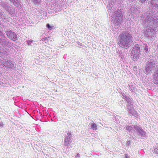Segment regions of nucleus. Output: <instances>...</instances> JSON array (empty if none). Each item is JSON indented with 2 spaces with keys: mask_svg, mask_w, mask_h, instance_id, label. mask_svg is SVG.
<instances>
[{
  "mask_svg": "<svg viewBox=\"0 0 158 158\" xmlns=\"http://www.w3.org/2000/svg\"><path fill=\"white\" fill-rule=\"evenodd\" d=\"M97 126L96 124L94 123H92L91 124V127L94 130L97 129Z\"/></svg>",
  "mask_w": 158,
  "mask_h": 158,
  "instance_id": "19",
  "label": "nucleus"
},
{
  "mask_svg": "<svg viewBox=\"0 0 158 158\" xmlns=\"http://www.w3.org/2000/svg\"><path fill=\"white\" fill-rule=\"evenodd\" d=\"M6 34L8 37L10 39L13 40H17V36L14 32L10 30H8L6 32Z\"/></svg>",
  "mask_w": 158,
  "mask_h": 158,
  "instance_id": "8",
  "label": "nucleus"
},
{
  "mask_svg": "<svg viewBox=\"0 0 158 158\" xmlns=\"http://www.w3.org/2000/svg\"><path fill=\"white\" fill-rule=\"evenodd\" d=\"M140 48L138 44L135 46L131 52V57L135 59H138L140 56Z\"/></svg>",
  "mask_w": 158,
  "mask_h": 158,
  "instance_id": "4",
  "label": "nucleus"
},
{
  "mask_svg": "<svg viewBox=\"0 0 158 158\" xmlns=\"http://www.w3.org/2000/svg\"><path fill=\"white\" fill-rule=\"evenodd\" d=\"M42 40L43 41H44L45 43H46L48 41V39H47V38H44L43 39H42Z\"/></svg>",
  "mask_w": 158,
  "mask_h": 158,
  "instance_id": "25",
  "label": "nucleus"
},
{
  "mask_svg": "<svg viewBox=\"0 0 158 158\" xmlns=\"http://www.w3.org/2000/svg\"><path fill=\"white\" fill-rule=\"evenodd\" d=\"M131 12H132L135 15H139V10L134 6L131 7Z\"/></svg>",
  "mask_w": 158,
  "mask_h": 158,
  "instance_id": "16",
  "label": "nucleus"
},
{
  "mask_svg": "<svg viewBox=\"0 0 158 158\" xmlns=\"http://www.w3.org/2000/svg\"><path fill=\"white\" fill-rule=\"evenodd\" d=\"M150 6H154L156 8H158V0H150Z\"/></svg>",
  "mask_w": 158,
  "mask_h": 158,
  "instance_id": "15",
  "label": "nucleus"
},
{
  "mask_svg": "<svg viewBox=\"0 0 158 158\" xmlns=\"http://www.w3.org/2000/svg\"><path fill=\"white\" fill-rule=\"evenodd\" d=\"M143 19H145L144 24L147 27L156 26L158 23V19L156 16H153L152 13H147L144 14L143 17Z\"/></svg>",
  "mask_w": 158,
  "mask_h": 158,
  "instance_id": "2",
  "label": "nucleus"
},
{
  "mask_svg": "<svg viewBox=\"0 0 158 158\" xmlns=\"http://www.w3.org/2000/svg\"><path fill=\"white\" fill-rule=\"evenodd\" d=\"M134 129L137 131V134L139 135L142 137H146V132L144 131L141 127L137 126L135 127Z\"/></svg>",
  "mask_w": 158,
  "mask_h": 158,
  "instance_id": "7",
  "label": "nucleus"
},
{
  "mask_svg": "<svg viewBox=\"0 0 158 158\" xmlns=\"http://www.w3.org/2000/svg\"><path fill=\"white\" fill-rule=\"evenodd\" d=\"M158 63V62L157 63L156 59L150 60L148 61L146 66V70L147 71L150 72L152 70L153 68L155 67L156 65Z\"/></svg>",
  "mask_w": 158,
  "mask_h": 158,
  "instance_id": "5",
  "label": "nucleus"
},
{
  "mask_svg": "<svg viewBox=\"0 0 158 158\" xmlns=\"http://www.w3.org/2000/svg\"><path fill=\"white\" fill-rule=\"evenodd\" d=\"M144 52L145 53L148 52V49L146 46H145L144 48Z\"/></svg>",
  "mask_w": 158,
  "mask_h": 158,
  "instance_id": "23",
  "label": "nucleus"
},
{
  "mask_svg": "<svg viewBox=\"0 0 158 158\" xmlns=\"http://www.w3.org/2000/svg\"><path fill=\"white\" fill-rule=\"evenodd\" d=\"M35 4H38L41 2V0H32Z\"/></svg>",
  "mask_w": 158,
  "mask_h": 158,
  "instance_id": "22",
  "label": "nucleus"
},
{
  "mask_svg": "<svg viewBox=\"0 0 158 158\" xmlns=\"http://www.w3.org/2000/svg\"><path fill=\"white\" fill-rule=\"evenodd\" d=\"M154 152L158 154V149L156 148L154 150Z\"/></svg>",
  "mask_w": 158,
  "mask_h": 158,
  "instance_id": "27",
  "label": "nucleus"
},
{
  "mask_svg": "<svg viewBox=\"0 0 158 158\" xmlns=\"http://www.w3.org/2000/svg\"><path fill=\"white\" fill-rule=\"evenodd\" d=\"M141 1V2L143 3L145 1H146V0H140Z\"/></svg>",
  "mask_w": 158,
  "mask_h": 158,
  "instance_id": "31",
  "label": "nucleus"
},
{
  "mask_svg": "<svg viewBox=\"0 0 158 158\" xmlns=\"http://www.w3.org/2000/svg\"><path fill=\"white\" fill-rule=\"evenodd\" d=\"M2 61L3 60H2L1 63H2V65L5 67L11 68L14 67L15 65L14 63L10 61H3V62Z\"/></svg>",
  "mask_w": 158,
  "mask_h": 158,
  "instance_id": "9",
  "label": "nucleus"
},
{
  "mask_svg": "<svg viewBox=\"0 0 158 158\" xmlns=\"http://www.w3.org/2000/svg\"><path fill=\"white\" fill-rule=\"evenodd\" d=\"M27 42L28 45H30L31 44V43H32V42H33V40H27Z\"/></svg>",
  "mask_w": 158,
  "mask_h": 158,
  "instance_id": "24",
  "label": "nucleus"
},
{
  "mask_svg": "<svg viewBox=\"0 0 158 158\" xmlns=\"http://www.w3.org/2000/svg\"><path fill=\"white\" fill-rule=\"evenodd\" d=\"M127 110L128 112L129 113L131 114L132 115L137 117L138 116V114L137 112L135 111L132 106L129 104L127 106Z\"/></svg>",
  "mask_w": 158,
  "mask_h": 158,
  "instance_id": "6",
  "label": "nucleus"
},
{
  "mask_svg": "<svg viewBox=\"0 0 158 158\" xmlns=\"http://www.w3.org/2000/svg\"><path fill=\"white\" fill-rule=\"evenodd\" d=\"M0 4L1 6L5 9L9 6L7 4V2H5L4 1H1L0 3Z\"/></svg>",
  "mask_w": 158,
  "mask_h": 158,
  "instance_id": "17",
  "label": "nucleus"
},
{
  "mask_svg": "<svg viewBox=\"0 0 158 158\" xmlns=\"http://www.w3.org/2000/svg\"><path fill=\"white\" fill-rule=\"evenodd\" d=\"M153 82L155 84H158V67L153 75Z\"/></svg>",
  "mask_w": 158,
  "mask_h": 158,
  "instance_id": "11",
  "label": "nucleus"
},
{
  "mask_svg": "<svg viewBox=\"0 0 158 158\" xmlns=\"http://www.w3.org/2000/svg\"><path fill=\"white\" fill-rule=\"evenodd\" d=\"M5 10L8 12L9 14L11 16L15 14V10L14 7H11L9 5Z\"/></svg>",
  "mask_w": 158,
  "mask_h": 158,
  "instance_id": "12",
  "label": "nucleus"
},
{
  "mask_svg": "<svg viewBox=\"0 0 158 158\" xmlns=\"http://www.w3.org/2000/svg\"><path fill=\"white\" fill-rule=\"evenodd\" d=\"M0 40L1 41V44L3 47H9L10 44V43L8 40L1 39Z\"/></svg>",
  "mask_w": 158,
  "mask_h": 158,
  "instance_id": "14",
  "label": "nucleus"
},
{
  "mask_svg": "<svg viewBox=\"0 0 158 158\" xmlns=\"http://www.w3.org/2000/svg\"><path fill=\"white\" fill-rule=\"evenodd\" d=\"M133 139H134L135 140L136 139V137H133Z\"/></svg>",
  "mask_w": 158,
  "mask_h": 158,
  "instance_id": "32",
  "label": "nucleus"
},
{
  "mask_svg": "<svg viewBox=\"0 0 158 158\" xmlns=\"http://www.w3.org/2000/svg\"><path fill=\"white\" fill-rule=\"evenodd\" d=\"M126 98V101L127 102L130 104L129 105H131V106L133 105V99L132 98Z\"/></svg>",
  "mask_w": 158,
  "mask_h": 158,
  "instance_id": "18",
  "label": "nucleus"
},
{
  "mask_svg": "<svg viewBox=\"0 0 158 158\" xmlns=\"http://www.w3.org/2000/svg\"><path fill=\"white\" fill-rule=\"evenodd\" d=\"M10 2H13L14 5L16 6H18L19 4L18 0H9Z\"/></svg>",
  "mask_w": 158,
  "mask_h": 158,
  "instance_id": "21",
  "label": "nucleus"
},
{
  "mask_svg": "<svg viewBox=\"0 0 158 158\" xmlns=\"http://www.w3.org/2000/svg\"><path fill=\"white\" fill-rule=\"evenodd\" d=\"M118 42L119 46L125 49H127L130 45L132 39L131 35L127 32L124 31L119 35Z\"/></svg>",
  "mask_w": 158,
  "mask_h": 158,
  "instance_id": "1",
  "label": "nucleus"
},
{
  "mask_svg": "<svg viewBox=\"0 0 158 158\" xmlns=\"http://www.w3.org/2000/svg\"><path fill=\"white\" fill-rule=\"evenodd\" d=\"M46 26L49 29H51L52 28V27L50 26L49 24L48 23L47 24Z\"/></svg>",
  "mask_w": 158,
  "mask_h": 158,
  "instance_id": "26",
  "label": "nucleus"
},
{
  "mask_svg": "<svg viewBox=\"0 0 158 158\" xmlns=\"http://www.w3.org/2000/svg\"><path fill=\"white\" fill-rule=\"evenodd\" d=\"M67 134L69 135L66 136L64 140V144L65 146H68L72 141L70 139L71 136L70 135L71 134L67 133Z\"/></svg>",
  "mask_w": 158,
  "mask_h": 158,
  "instance_id": "13",
  "label": "nucleus"
},
{
  "mask_svg": "<svg viewBox=\"0 0 158 158\" xmlns=\"http://www.w3.org/2000/svg\"><path fill=\"white\" fill-rule=\"evenodd\" d=\"M127 126L126 127V129L128 131H131V130H133L134 131L135 130L134 129V127L135 126Z\"/></svg>",
  "mask_w": 158,
  "mask_h": 158,
  "instance_id": "20",
  "label": "nucleus"
},
{
  "mask_svg": "<svg viewBox=\"0 0 158 158\" xmlns=\"http://www.w3.org/2000/svg\"><path fill=\"white\" fill-rule=\"evenodd\" d=\"M131 141L130 140L127 141V143H126V145L127 146H129L130 144H131Z\"/></svg>",
  "mask_w": 158,
  "mask_h": 158,
  "instance_id": "28",
  "label": "nucleus"
},
{
  "mask_svg": "<svg viewBox=\"0 0 158 158\" xmlns=\"http://www.w3.org/2000/svg\"><path fill=\"white\" fill-rule=\"evenodd\" d=\"M123 11L119 9L114 12V15L113 17L112 20L116 25L120 24L123 21Z\"/></svg>",
  "mask_w": 158,
  "mask_h": 158,
  "instance_id": "3",
  "label": "nucleus"
},
{
  "mask_svg": "<svg viewBox=\"0 0 158 158\" xmlns=\"http://www.w3.org/2000/svg\"><path fill=\"white\" fill-rule=\"evenodd\" d=\"M77 157H80V155L79 153H77V155L76 156V158H77Z\"/></svg>",
  "mask_w": 158,
  "mask_h": 158,
  "instance_id": "29",
  "label": "nucleus"
},
{
  "mask_svg": "<svg viewBox=\"0 0 158 158\" xmlns=\"http://www.w3.org/2000/svg\"><path fill=\"white\" fill-rule=\"evenodd\" d=\"M77 43L78 45H81V43L80 42H77Z\"/></svg>",
  "mask_w": 158,
  "mask_h": 158,
  "instance_id": "30",
  "label": "nucleus"
},
{
  "mask_svg": "<svg viewBox=\"0 0 158 158\" xmlns=\"http://www.w3.org/2000/svg\"><path fill=\"white\" fill-rule=\"evenodd\" d=\"M145 31L144 36L147 38H150L153 34V31L149 28L144 29Z\"/></svg>",
  "mask_w": 158,
  "mask_h": 158,
  "instance_id": "10",
  "label": "nucleus"
}]
</instances>
